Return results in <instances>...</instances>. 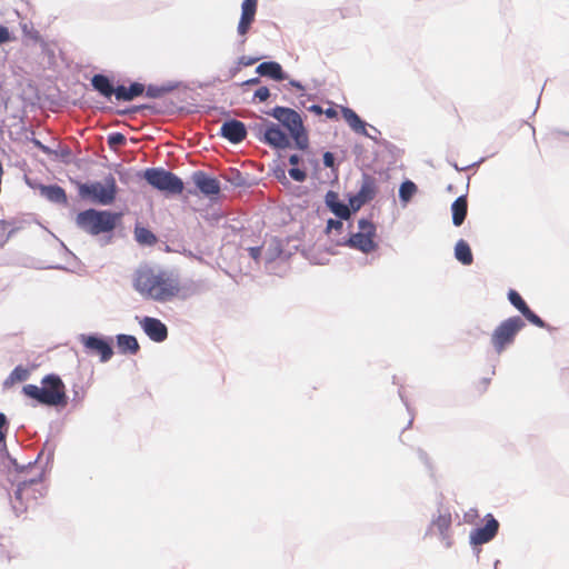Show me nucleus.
<instances>
[{
  "label": "nucleus",
  "mask_w": 569,
  "mask_h": 569,
  "mask_svg": "<svg viewBox=\"0 0 569 569\" xmlns=\"http://www.w3.org/2000/svg\"><path fill=\"white\" fill-rule=\"evenodd\" d=\"M133 288L142 297L160 302L171 300L181 290L179 279L176 276L150 266H141L136 270Z\"/></svg>",
  "instance_id": "obj_1"
},
{
  "label": "nucleus",
  "mask_w": 569,
  "mask_h": 569,
  "mask_svg": "<svg viewBox=\"0 0 569 569\" xmlns=\"http://www.w3.org/2000/svg\"><path fill=\"white\" fill-rule=\"evenodd\" d=\"M22 393L38 403L48 407L64 408L68 405L66 385L54 373L44 376L41 379L40 387L37 385L23 386Z\"/></svg>",
  "instance_id": "obj_2"
},
{
  "label": "nucleus",
  "mask_w": 569,
  "mask_h": 569,
  "mask_svg": "<svg viewBox=\"0 0 569 569\" xmlns=\"http://www.w3.org/2000/svg\"><path fill=\"white\" fill-rule=\"evenodd\" d=\"M120 218V213L87 209L78 213L76 223L81 230L98 236L112 231Z\"/></svg>",
  "instance_id": "obj_3"
},
{
  "label": "nucleus",
  "mask_w": 569,
  "mask_h": 569,
  "mask_svg": "<svg viewBox=\"0 0 569 569\" xmlns=\"http://www.w3.org/2000/svg\"><path fill=\"white\" fill-rule=\"evenodd\" d=\"M78 189L81 198L103 206L111 204L118 193L117 181L112 174H108L103 182L80 183Z\"/></svg>",
  "instance_id": "obj_4"
},
{
  "label": "nucleus",
  "mask_w": 569,
  "mask_h": 569,
  "mask_svg": "<svg viewBox=\"0 0 569 569\" xmlns=\"http://www.w3.org/2000/svg\"><path fill=\"white\" fill-rule=\"evenodd\" d=\"M43 497V485L40 479L22 481L12 499V508L20 516L38 505V499Z\"/></svg>",
  "instance_id": "obj_5"
},
{
  "label": "nucleus",
  "mask_w": 569,
  "mask_h": 569,
  "mask_svg": "<svg viewBox=\"0 0 569 569\" xmlns=\"http://www.w3.org/2000/svg\"><path fill=\"white\" fill-rule=\"evenodd\" d=\"M270 114L279 120L289 130L298 148H307L308 137L305 132L302 119L297 111L290 108L276 107Z\"/></svg>",
  "instance_id": "obj_6"
},
{
  "label": "nucleus",
  "mask_w": 569,
  "mask_h": 569,
  "mask_svg": "<svg viewBox=\"0 0 569 569\" xmlns=\"http://www.w3.org/2000/svg\"><path fill=\"white\" fill-rule=\"evenodd\" d=\"M525 327L520 317H510L502 321L491 335V343L497 353H501L511 345L517 333Z\"/></svg>",
  "instance_id": "obj_7"
},
{
  "label": "nucleus",
  "mask_w": 569,
  "mask_h": 569,
  "mask_svg": "<svg viewBox=\"0 0 569 569\" xmlns=\"http://www.w3.org/2000/svg\"><path fill=\"white\" fill-rule=\"evenodd\" d=\"M144 179L153 188L171 194H180L183 182L180 178L162 168H151L144 171Z\"/></svg>",
  "instance_id": "obj_8"
},
{
  "label": "nucleus",
  "mask_w": 569,
  "mask_h": 569,
  "mask_svg": "<svg viewBox=\"0 0 569 569\" xmlns=\"http://www.w3.org/2000/svg\"><path fill=\"white\" fill-rule=\"evenodd\" d=\"M358 227L359 231L351 234L350 238L346 241V244L363 253H370L375 251L378 247L375 242L376 226L367 219H361L359 220Z\"/></svg>",
  "instance_id": "obj_9"
},
{
  "label": "nucleus",
  "mask_w": 569,
  "mask_h": 569,
  "mask_svg": "<svg viewBox=\"0 0 569 569\" xmlns=\"http://www.w3.org/2000/svg\"><path fill=\"white\" fill-rule=\"evenodd\" d=\"M378 193L377 180L370 174H363L359 191L349 198L350 208L358 211L363 204L375 199Z\"/></svg>",
  "instance_id": "obj_10"
},
{
  "label": "nucleus",
  "mask_w": 569,
  "mask_h": 569,
  "mask_svg": "<svg viewBox=\"0 0 569 569\" xmlns=\"http://www.w3.org/2000/svg\"><path fill=\"white\" fill-rule=\"evenodd\" d=\"M81 342L87 351L100 356L102 362L110 360L113 355L110 343L100 337L82 336Z\"/></svg>",
  "instance_id": "obj_11"
},
{
  "label": "nucleus",
  "mask_w": 569,
  "mask_h": 569,
  "mask_svg": "<svg viewBox=\"0 0 569 569\" xmlns=\"http://www.w3.org/2000/svg\"><path fill=\"white\" fill-rule=\"evenodd\" d=\"M498 529L499 522L492 515H488L486 525L471 531L470 542L475 546L487 543L495 538Z\"/></svg>",
  "instance_id": "obj_12"
},
{
  "label": "nucleus",
  "mask_w": 569,
  "mask_h": 569,
  "mask_svg": "<svg viewBox=\"0 0 569 569\" xmlns=\"http://www.w3.org/2000/svg\"><path fill=\"white\" fill-rule=\"evenodd\" d=\"M192 181L200 192L207 197H214L220 193L221 188L219 181L203 171L193 172Z\"/></svg>",
  "instance_id": "obj_13"
},
{
  "label": "nucleus",
  "mask_w": 569,
  "mask_h": 569,
  "mask_svg": "<svg viewBox=\"0 0 569 569\" xmlns=\"http://www.w3.org/2000/svg\"><path fill=\"white\" fill-rule=\"evenodd\" d=\"M140 326L146 335L156 342H162L168 337V329L166 325L157 318L144 317L140 320Z\"/></svg>",
  "instance_id": "obj_14"
},
{
  "label": "nucleus",
  "mask_w": 569,
  "mask_h": 569,
  "mask_svg": "<svg viewBox=\"0 0 569 569\" xmlns=\"http://www.w3.org/2000/svg\"><path fill=\"white\" fill-rule=\"evenodd\" d=\"M221 136L231 143H240L247 137V129L243 122L239 120L226 121L220 129Z\"/></svg>",
  "instance_id": "obj_15"
},
{
  "label": "nucleus",
  "mask_w": 569,
  "mask_h": 569,
  "mask_svg": "<svg viewBox=\"0 0 569 569\" xmlns=\"http://www.w3.org/2000/svg\"><path fill=\"white\" fill-rule=\"evenodd\" d=\"M508 299L510 303L517 308L521 315L532 325L543 328L546 325L543 320L538 317L531 309L527 306V303L523 301L521 296L516 290H510L508 293Z\"/></svg>",
  "instance_id": "obj_16"
},
{
  "label": "nucleus",
  "mask_w": 569,
  "mask_h": 569,
  "mask_svg": "<svg viewBox=\"0 0 569 569\" xmlns=\"http://www.w3.org/2000/svg\"><path fill=\"white\" fill-rule=\"evenodd\" d=\"M258 0H243L241 4V17L238 23V33L246 36L254 21Z\"/></svg>",
  "instance_id": "obj_17"
},
{
  "label": "nucleus",
  "mask_w": 569,
  "mask_h": 569,
  "mask_svg": "<svg viewBox=\"0 0 569 569\" xmlns=\"http://www.w3.org/2000/svg\"><path fill=\"white\" fill-rule=\"evenodd\" d=\"M263 140L269 146L279 149H284L289 146V138L287 134L273 123L266 128Z\"/></svg>",
  "instance_id": "obj_18"
},
{
  "label": "nucleus",
  "mask_w": 569,
  "mask_h": 569,
  "mask_svg": "<svg viewBox=\"0 0 569 569\" xmlns=\"http://www.w3.org/2000/svg\"><path fill=\"white\" fill-rule=\"evenodd\" d=\"M452 523V518L450 512H443L440 513L433 521L431 527L436 528L438 533L441 536L442 540L445 541L446 547H451V536H450V528Z\"/></svg>",
  "instance_id": "obj_19"
},
{
  "label": "nucleus",
  "mask_w": 569,
  "mask_h": 569,
  "mask_svg": "<svg viewBox=\"0 0 569 569\" xmlns=\"http://www.w3.org/2000/svg\"><path fill=\"white\" fill-rule=\"evenodd\" d=\"M117 347L119 352L123 355H137L140 350L137 338L130 335H118Z\"/></svg>",
  "instance_id": "obj_20"
},
{
  "label": "nucleus",
  "mask_w": 569,
  "mask_h": 569,
  "mask_svg": "<svg viewBox=\"0 0 569 569\" xmlns=\"http://www.w3.org/2000/svg\"><path fill=\"white\" fill-rule=\"evenodd\" d=\"M326 202L337 217H339L340 219L349 218V207L338 200V194L336 192L329 191L326 196Z\"/></svg>",
  "instance_id": "obj_21"
},
{
  "label": "nucleus",
  "mask_w": 569,
  "mask_h": 569,
  "mask_svg": "<svg viewBox=\"0 0 569 569\" xmlns=\"http://www.w3.org/2000/svg\"><path fill=\"white\" fill-rule=\"evenodd\" d=\"M257 72L263 77H270L273 80L281 81L284 79V73L278 62L269 61L262 62L257 67Z\"/></svg>",
  "instance_id": "obj_22"
},
{
  "label": "nucleus",
  "mask_w": 569,
  "mask_h": 569,
  "mask_svg": "<svg viewBox=\"0 0 569 569\" xmlns=\"http://www.w3.org/2000/svg\"><path fill=\"white\" fill-rule=\"evenodd\" d=\"M41 194L46 197L49 201L59 203V204H67L68 198L67 193L63 188L57 184L52 186H43L41 188Z\"/></svg>",
  "instance_id": "obj_23"
},
{
  "label": "nucleus",
  "mask_w": 569,
  "mask_h": 569,
  "mask_svg": "<svg viewBox=\"0 0 569 569\" xmlns=\"http://www.w3.org/2000/svg\"><path fill=\"white\" fill-rule=\"evenodd\" d=\"M467 210H468V202H467V199L465 196H461L453 201V203L451 206V211H452V222L455 226L459 227L463 223L466 216H467Z\"/></svg>",
  "instance_id": "obj_24"
},
{
  "label": "nucleus",
  "mask_w": 569,
  "mask_h": 569,
  "mask_svg": "<svg viewBox=\"0 0 569 569\" xmlns=\"http://www.w3.org/2000/svg\"><path fill=\"white\" fill-rule=\"evenodd\" d=\"M342 117L346 120V122L349 124V127L361 134H366V123L360 119V117L350 108L343 107L341 109Z\"/></svg>",
  "instance_id": "obj_25"
},
{
  "label": "nucleus",
  "mask_w": 569,
  "mask_h": 569,
  "mask_svg": "<svg viewBox=\"0 0 569 569\" xmlns=\"http://www.w3.org/2000/svg\"><path fill=\"white\" fill-rule=\"evenodd\" d=\"M144 91V87L141 83L134 82L129 88L124 86H119L116 88V98L118 100L130 101L133 98L142 94Z\"/></svg>",
  "instance_id": "obj_26"
},
{
  "label": "nucleus",
  "mask_w": 569,
  "mask_h": 569,
  "mask_svg": "<svg viewBox=\"0 0 569 569\" xmlns=\"http://www.w3.org/2000/svg\"><path fill=\"white\" fill-rule=\"evenodd\" d=\"M92 87L104 97L116 96V88L111 84L108 77L103 74H96L91 79Z\"/></svg>",
  "instance_id": "obj_27"
},
{
  "label": "nucleus",
  "mask_w": 569,
  "mask_h": 569,
  "mask_svg": "<svg viewBox=\"0 0 569 569\" xmlns=\"http://www.w3.org/2000/svg\"><path fill=\"white\" fill-rule=\"evenodd\" d=\"M455 257L465 266H469L473 262V256L469 244L465 240H459L455 247Z\"/></svg>",
  "instance_id": "obj_28"
},
{
  "label": "nucleus",
  "mask_w": 569,
  "mask_h": 569,
  "mask_svg": "<svg viewBox=\"0 0 569 569\" xmlns=\"http://www.w3.org/2000/svg\"><path fill=\"white\" fill-rule=\"evenodd\" d=\"M30 375L31 369L17 366L4 380V387L9 388L18 382H23L29 379Z\"/></svg>",
  "instance_id": "obj_29"
},
{
  "label": "nucleus",
  "mask_w": 569,
  "mask_h": 569,
  "mask_svg": "<svg viewBox=\"0 0 569 569\" xmlns=\"http://www.w3.org/2000/svg\"><path fill=\"white\" fill-rule=\"evenodd\" d=\"M134 237L143 246H153L157 242V237L144 227H136Z\"/></svg>",
  "instance_id": "obj_30"
},
{
  "label": "nucleus",
  "mask_w": 569,
  "mask_h": 569,
  "mask_svg": "<svg viewBox=\"0 0 569 569\" xmlns=\"http://www.w3.org/2000/svg\"><path fill=\"white\" fill-rule=\"evenodd\" d=\"M417 192V186L410 181L407 180L401 183L399 189V197L402 202L407 203L410 201V199L413 197V194Z\"/></svg>",
  "instance_id": "obj_31"
},
{
  "label": "nucleus",
  "mask_w": 569,
  "mask_h": 569,
  "mask_svg": "<svg viewBox=\"0 0 569 569\" xmlns=\"http://www.w3.org/2000/svg\"><path fill=\"white\" fill-rule=\"evenodd\" d=\"M126 138L121 133H112L108 138V143L110 147L124 144Z\"/></svg>",
  "instance_id": "obj_32"
},
{
  "label": "nucleus",
  "mask_w": 569,
  "mask_h": 569,
  "mask_svg": "<svg viewBox=\"0 0 569 569\" xmlns=\"http://www.w3.org/2000/svg\"><path fill=\"white\" fill-rule=\"evenodd\" d=\"M7 430H8L7 417L4 416V413L0 412V443L4 442Z\"/></svg>",
  "instance_id": "obj_33"
},
{
  "label": "nucleus",
  "mask_w": 569,
  "mask_h": 569,
  "mask_svg": "<svg viewBox=\"0 0 569 569\" xmlns=\"http://www.w3.org/2000/svg\"><path fill=\"white\" fill-rule=\"evenodd\" d=\"M289 176H290L293 180H296V181H298V182H302V181H305V180H306V178H307L306 172H305V171H302V170H300V169H298V168H291V169L289 170Z\"/></svg>",
  "instance_id": "obj_34"
},
{
  "label": "nucleus",
  "mask_w": 569,
  "mask_h": 569,
  "mask_svg": "<svg viewBox=\"0 0 569 569\" xmlns=\"http://www.w3.org/2000/svg\"><path fill=\"white\" fill-rule=\"evenodd\" d=\"M270 97V91L267 87H260L254 92V99H258L259 101H266Z\"/></svg>",
  "instance_id": "obj_35"
},
{
  "label": "nucleus",
  "mask_w": 569,
  "mask_h": 569,
  "mask_svg": "<svg viewBox=\"0 0 569 569\" xmlns=\"http://www.w3.org/2000/svg\"><path fill=\"white\" fill-rule=\"evenodd\" d=\"M10 32L7 27L0 26V44L10 41Z\"/></svg>",
  "instance_id": "obj_36"
},
{
  "label": "nucleus",
  "mask_w": 569,
  "mask_h": 569,
  "mask_svg": "<svg viewBox=\"0 0 569 569\" xmlns=\"http://www.w3.org/2000/svg\"><path fill=\"white\" fill-rule=\"evenodd\" d=\"M342 228V222L340 220L329 219L327 222V230L330 231L332 229L340 230Z\"/></svg>",
  "instance_id": "obj_37"
},
{
  "label": "nucleus",
  "mask_w": 569,
  "mask_h": 569,
  "mask_svg": "<svg viewBox=\"0 0 569 569\" xmlns=\"http://www.w3.org/2000/svg\"><path fill=\"white\" fill-rule=\"evenodd\" d=\"M32 143L34 144V147H37L39 150H41L43 153H47V154L52 153V150L49 147L44 146L40 140L32 139Z\"/></svg>",
  "instance_id": "obj_38"
},
{
  "label": "nucleus",
  "mask_w": 569,
  "mask_h": 569,
  "mask_svg": "<svg viewBox=\"0 0 569 569\" xmlns=\"http://www.w3.org/2000/svg\"><path fill=\"white\" fill-rule=\"evenodd\" d=\"M335 163V157L331 152H326L323 154V164L327 167V168H331Z\"/></svg>",
  "instance_id": "obj_39"
},
{
  "label": "nucleus",
  "mask_w": 569,
  "mask_h": 569,
  "mask_svg": "<svg viewBox=\"0 0 569 569\" xmlns=\"http://www.w3.org/2000/svg\"><path fill=\"white\" fill-rule=\"evenodd\" d=\"M250 257L258 261L261 256V247H251L248 249Z\"/></svg>",
  "instance_id": "obj_40"
},
{
  "label": "nucleus",
  "mask_w": 569,
  "mask_h": 569,
  "mask_svg": "<svg viewBox=\"0 0 569 569\" xmlns=\"http://www.w3.org/2000/svg\"><path fill=\"white\" fill-rule=\"evenodd\" d=\"M7 241L6 227L2 221H0V246H2Z\"/></svg>",
  "instance_id": "obj_41"
},
{
  "label": "nucleus",
  "mask_w": 569,
  "mask_h": 569,
  "mask_svg": "<svg viewBox=\"0 0 569 569\" xmlns=\"http://www.w3.org/2000/svg\"><path fill=\"white\" fill-rule=\"evenodd\" d=\"M160 93H161V90H159L157 88L149 87L147 90V96L150 98H157L160 96Z\"/></svg>",
  "instance_id": "obj_42"
},
{
  "label": "nucleus",
  "mask_w": 569,
  "mask_h": 569,
  "mask_svg": "<svg viewBox=\"0 0 569 569\" xmlns=\"http://www.w3.org/2000/svg\"><path fill=\"white\" fill-rule=\"evenodd\" d=\"M259 82H260V79L257 77V78H252V79L244 81L242 84L243 86H254V84H258Z\"/></svg>",
  "instance_id": "obj_43"
},
{
  "label": "nucleus",
  "mask_w": 569,
  "mask_h": 569,
  "mask_svg": "<svg viewBox=\"0 0 569 569\" xmlns=\"http://www.w3.org/2000/svg\"><path fill=\"white\" fill-rule=\"evenodd\" d=\"M289 162L292 164V166H296L299 163V156L298 154H292L290 156L289 158Z\"/></svg>",
  "instance_id": "obj_44"
},
{
  "label": "nucleus",
  "mask_w": 569,
  "mask_h": 569,
  "mask_svg": "<svg viewBox=\"0 0 569 569\" xmlns=\"http://www.w3.org/2000/svg\"><path fill=\"white\" fill-rule=\"evenodd\" d=\"M326 114H327V117H329V118H333V117H336V116H337V112H336V110H333V109L329 108V109L326 111Z\"/></svg>",
  "instance_id": "obj_45"
},
{
  "label": "nucleus",
  "mask_w": 569,
  "mask_h": 569,
  "mask_svg": "<svg viewBox=\"0 0 569 569\" xmlns=\"http://www.w3.org/2000/svg\"><path fill=\"white\" fill-rule=\"evenodd\" d=\"M311 110H315L317 113H321L322 112L321 107H319V106H312Z\"/></svg>",
  "instance_id": "obj_46"
},
{
  "label": "nucleus",
  "mask_w": 569,
  "mask_h": 569,
  "mask_svg": "<svg viewBox=\"0 0 569 569\" xmlns=\"http://www.w3.org/2000/svg\"><path fill=\"white\" fill-rule=\"evenodd\" d=\"M253 62H254V60H246L244 64H247V66H248V64H251V63H253Z\"/></svg>",
  "instance_id": "obj_47"
},
{
  "label": "nucleus",
  "mask_w": 569,
  "mask_h": 569,
  "mask_svg": "<svg viewBox=\"0 0 569 569\" xmlns=\"http://www.w3.org/2000/svg\"><path fill=\"white\" fill-rule=\"evenodd\" d=\"M253 62H254V60H246L244 64H247V66H248V64H251V63H253Z\"/></svg>",
  "instance_id": "obj_48"
}]
</instances>
